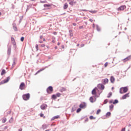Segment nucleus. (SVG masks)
I'll return each instance as SVG.
<instances>
[{
  "instance_id": "obj_1",
  "label": "nucleus",
  "mask_w": 131,
  "mask_h": 131,
  "mask_svg": "<svg viewBox=\"0 0 131 131\" xmlns=\"http://www.w3.org/2000/svg\"><path fill=\"white\" fill-rule=\"evenodd\" d=\"M127 91H128L127 87H122L120 89V93L125 94V93H127Z\"/></svg>"
},
{
  "instance_id": "obj_2",
  "label": "nucleus",
  "mask_w": 131,
  "mask_h": 131,
  "mask_svg": "<svg viewBox=\"0 0 131 131\" xmlns=\"http://www.w3.org/2000/svg\"><path fill=\"white\" fill-rule=\"evenodd\" d=\"M23 98L25 101H27L29 100V98H30V94H29V93L25 94L23 96Z\"/></svg>"
},
{
  "instance_id": "obj_3",
  "label": "nucleus",
  "mask_w": 131,
  "mask_h": 131,
  "mask_svg": "<svg viewBox=\"0 0 131 131\" xmlns=\"http://www.w3.org/2000/svg\"><path fill=\"white\" fill-rule=\"evenodd\" d=\"M54 90L53 89V87L52 86H50L47 89V92L48 94H52Z\"/></svg>"
},
{
  "instance_id": "obj_4",
  "label": "nucleus",
  "mask_w": 131,
  "mask_h": 131,
  "mask_svg": "<svg viewBox=\"0 0 131 131\" xmlns=\"http://www.w3.org/2000/svg\"><path fill=\"white\" fill-rule=\"evenodd\" d=\"M20 90H25V83L22 82L19 85Z\"/></svg>"
},
{
  "instance_id": "obj_5",
  "label": "nucleus",
  "mask_w": 131,
  "mask_h": 131,
  "mask_svg": "<svg viewBox=\"0 0 131 131\" xmlns=\"http://www.w3.org/2000/svg\"><path fill=\"white\" fill-rule=\"evenodd\" d=\"M127 98H129V93H128L124 95L122 97V100H125V99H127Z\"/></svg>"
},
{
  "instance_id": "obj_6",
  "label": "nucleus",
  "mask_w": 131,
  "mask_h": 131,
  "mask_svg": "<svg viewBox=\"0 0 131 131\" xmlns=\"http://www.w3.org/2000/svg\"><path fill=\"white\" fill-rule=\"evenodd\" d=\"M125 9H126V6L123 5L118 8V11H123Z\"/></svg>"
},
{
  "instance_id": "obj_7",
  "label": "nucleus",
  "mask_w": 131,
  "mask_h": 131,
  "mask_svg": "<svg viewBox=\"0 0 131 131\" xmlns=\"http://www.w3.org/2000/svg\"><path fill=\"white\" fill-rule=\"evenodd\" d=\"M47 107H48V105L45 103L42 104L40 106V108H41V110H46V109H47Z\"/></svg>"
},
{
  "instance_id": "obj_8",
  "label": "nucleus",
  "mask_w": 131,
  "mask_h": 131,
  "mask_svg": "<svg viewBox=\"0 0 131 131\" xmlns=\"http://www.w3.org/2000/svg\"><path fill=\"white\" fill-rule=\"evenodd\" d=\"M97 88H94L92 91V94L93 95V96H95L96 97V95H97Z\"/></svg>"
},
{
  "instance_id": "obj_9",
  "label": "nucleus",
  "mask_w": 131,
  "mask_h": 131,
  "mask_svg": "<svg viewBox=\"0 0 131 131\" xmlns=\"http://www.w3.org/2000/svg\"><path fill=\"white\" fill-rule=\"evenodd\" d=\"M131 57L130 56L127 57L125 59H123L122 61L123 62H127V61H129L130 60Z\"/></svg>"
},
{
  "instance_id": "obj_10",
  "label": "nucleus",
  "mask_w": 131,
  "mask_h": 131,
  "mask_svg": "<svg viewBox=\"0 0 131 131\" xmlns=\"http://www.w3.org/2000/svg\"><path fill=\"white\" fill-rule=\"evenodd\" d=\"M11 41L13 46L16 47V41H15V38L13 37H11Z\"/></svg>"
},
{
  "instance_id": "obj_11",
  "label": "nucleus",
  "mask_w": 131,
  "mask_h": 131,
  "mask_svg": "<svg viewBox=\"0 0 131 131\" xmlns=\"http://www.w3.org/2000/svg\"><path fill=\"white\" fill-rule=\"evenodd\" d=\"M98 88L100 90H104V89H105V86H104V85H103L102 84H99Z\"/></svg>"
},
{
  "instance_id": "obj_12",
  "label": "nucleus",
  "mask_w": 131,
  "mask_h": 131,
  "mask_svg": "<svg viewBox=\"0 0 131 131\" xmlns=\"http://www.w3.org/2000/svg\"><path fill=\"white\" fill-rule=\"evenodd\" d=\"M10 77H8L6 79H5L2 81L3 83H7L10 80Z\"/></svg>"
},
{
  "instance_id": "obj_13",
  "label": "nucleus",
  "mask_w": 131,
  "mask_h": 131,
  "mask_svg": "<svg viewBox=\"0 0 131 131\" xmlns=\"http://www.w3.org/2000/svg\"><path fill=\"white\" fill-rule=\"evenodd\" d=\"M102 81H103V84H106V83H108V82H109V80H108V79L107 78H105L102 80Z\"/></svg>"
},
{
  "instance_id": "obj_14",
  "label": "nucleus",
  "mask_w": 131,
  "mask_h": 131,
  "mask_svg": "<svg viewBox=\"0 0 131 131\" xmlns=\"http://www.w3.org/2000/svg\"><path fill=\"white\" fill-rule=\"evenodd\" d=\"M58 118H60V116L57 115L53 117L52 119L51 120H55V119H58Z\"/></svg>"
},
{
  "instance_id": "obj_15",
  "label": "nucleus",
  "mask_w": 131,
  "mask_h": 131,
  "mask_svg": "<svg viewBox=\"0 0 131 131\" xmlns=\"http://www.w3.org/2000/svg\"><path fill=\"white\" fill-rule=\"evenodd\" d=\"M86 106L85 103H82L80 104L79 107L80 108H85Z\"/></svg>"
},
{
  "instance_id": "obj_16",
  "label": "nucleus",
  "mask_w": 131,
  "mask_h": 131,
  "mask_svg": "<svg viewBox=\"0 0 131 131\" xmlns=\"http://www.w3.org/2000/svg\"><path fill=\"white\" fill-rule=\"evenodd\" d=\"M66 91H67V90L65 88H61L60 90V92H61V93H63V92H66Z\"/></svg>"
},
{
  "instance_id": "obj_17",
  "label": "nucleus",
  "mask_w": 131,
  "mask_h": 131,
  "mask_svg": "<svg viewBox=\"0 0 131 131\" xmlns=\"http://www.w3.org/2000/svg\"><path fill=\"white\" fill-rule=\"evenodd\" d=\"M115 81V78L113 77V76L111 77V82L113 83Z\"/></svg>"
},
{
  "instance_id": "obj_18",
  "label": "nucleus",
  "mask_w": 131,
  "mask_h": 131,
  "mask_svg": "<svg viewBox=\"0 0 131 131\" xmlns=\"http://www.w3.org/2000/svg\"><path fill=\"white\" fill-rule=\"evenodd\" d=\"M2 122L3 123H5V122H7V118H2Z\"/></svg>"
},
{
  "instance_id": "obj_19",
  "label": "nucleus",
  "mask_w": 131,
  "mask_h": 131,
  "mask_svg": "<svg viewBox=\"0 0 131 131\" xmlns=\"http://www.w3.org/2000/svg\"><path fill=\"white\" fill-rule=\"evenodd\" d=\"M68 4L65 3L63 6V9L65 10L66 9H68Z\"/></svg>"
},
{
  "instance_id": "obj_20",
  "label": "nucleus",
  "mask_w": 131,
  "mask_h": 131,
  "mask_svg": "<svg viewBox=\"0 0 131 131\" xmlns=\"http://www.w3.org/2000/svg\"><path fill=\"white\" fill-rule=\"evenodd\" d=\"M113 108H114V105L113 104L110 105V110H111V111L113 110Z\"/></svg>"
},
{
  "instance_id": "obj_21",
  "label": "nucleus",
  "mask_w": 131,
  "mask_h": 131,
  "mask_svg": "<svg viewBox=\"0 0 131 131\" xmlns=\"http://www.w3.org/2000/svg\"><path fill=\"white\" fill-rule=\"evenodd\" d=\"M70 32V36H71V37H72V36H73V33H72V30H70L69 31Z\"/></svg>"
},
{
  "instance_id": "obj_22",
  "label": "nucleus",
  "mask_w": 131,
  "mask_h": 131,
  "mask_svg": "<svg viewBox=\"0 0 131 131\" xmlns=\"http://www.w3.org/2000/svg\"><path fill=\"white\" fill-rule=\"evenodd\" d=\"M13 29L15 31H17V26H16V25H13Z\"/></svg>"
},
{
  "instance_id": "obj_23",
  "label": "nucleus",
  "mask_w": 131,
  "mask_h": 131,
  "mask_svg": "<svg viewBox=\"0 0 131 131\" xmlns=\"http://www.w3.org/2000/svg\"><path fill=\"white\" fill-rule=\"evenodd\" d=\"M43 7H45V8L46 7H52V4H45Z\"/></svg>"
},
{
  "instance_id": "obj_24",
  "label": "nucleus",
  "mask_w": 131,
  "mask_h": 131,
  "mask_svg": "<svg viewBox=\"0 0 131 131\" xmlns=\"http://www.w3.org/2000/svg\"><path fill=\"white\" fill-rule=\"evenodd\" d=\"M90 101L91 103H94V98H93V97H91L90 98Z\"/></svg>"
},
{
  "instance_id": "obj_25",
  "label": "nucleus",
  "mask_w": 131,
  "mask_h": 131,
  "mask_svg": "<svg viewBox=\"0 0 131 131\" xmlns=\"http://www.w3.org/2000/svg\"><path fill=\"white\" fill-rule=\"evenodd\" d=\"M4 74H6V70H3L1 73V75H4Z\"/></svg>"
},
{
  "instance_id": "obj_26",
  "label": "nucleus",
  "mask_w": 131,
  "mask_h": 131,
  "mask_svg": "<svg viewBox=\"0 0 131 131\" xmlns=\"http://www.w3.org/2000/svg\"><path fill=\"white\" fill-rule=\"evenodd\" d=\"M111 115V113L110 112H107L106 114V117H109Z\"/></svg>"
},
{
  "instance_id": "obj_27",
  "label": "nucleus",
  "mask_w": 131,
  "mask_h": 131,
  "mask_svg": "<svg viewBox=\"0 0 131 131\" xmlns=\"http://www.w3.org/2000/svg\"><path fill=\"white\" fill-rule=\"evenodd\" d=\"M52 99H57V96L56 95H53L52 96Z\"/></svg>"
},
{
  "instance_id": "obj_28",
  "label": "nucleus",
  "mask_w": 131,
  "mask_h": 131,
  "mask_svg": "<svg viewBox=\"0 0 131 131\" xmlns=\"http://www.w3.org/2000/svg\"><path fill=\"white\" fill-rule=\"evenodd\" d=\"M40 116L41 117H42L43 118H46V116H45V115H43V114H40Z\"/></svg>"
},
{
  "instance_id": "obj_29",
  "label": "nucleus",
  "mask_w": 131,
  "mask_h": 131,
  "mask_svg": "<svg viewBox=\"0 0 131 131\" xmlns=\"http://www.w3.org/2000/svg\"><path fill=\"white\" fill-rule=\"evenodd\" d=\"M101 113V110H98L97 112H96V114L97 115H98V114H100V113Z\"/></svg>"
},
{
  "instance_id": "obj_30",
  "label": "nucleus",
  "mask_w": 131,
  "mask_h": 131,
  "mask_svg": "<svg viewBox=\"0 0 131 131\" xmlns=\"http://www.w3.org/2000/svg\"><path fill=\"white\" fill-rule=\"evenodd\" d=\"M112 96V93L110 92L107 96V98H110Z\"/></svg>"
},
{
  "instance_id": "obj_31",
  "label": "nucleus",
  "mask_w": 131,
  "mask_h": 131,
  "mask_svg": "<svg viewBox=\"0 0 131 131\" xmlns=\"http://www.w3.org/2000/svg\"><path fill=\"white\" fill-rule=\"evenodd\" d=\"M90 119H96V117H94V116H91L90 117Z\"/></svg>"
},
{
  "instance_id": "obj_32",
  "label": "nucleus",
  "mask_w": 131,
  "mask_h": 131,
  "mask_svg": "<svg viewBox=\"0 0 131 131\" xmlns=\"http://www.w3.org/2000/svg\"><path fill=\"white\" fill-rule=\"evenodd\" d=\"M118 103V100H115L113 102V104H117Z\"/></svg>"
},
{
  "instance_id": "obj_33",
  "label": "nucleus",
  "mask_w": 131,
  "mask_h": 131,
  "mask_svg": "<svg viewBox=\"0 0 131 131\" xmlns=\"http://www.w3.org/2000/svg\"><path fill=\"white\" fill-rule=\"evenodd\" d=\"M8 54L10 55L11 54V48L8 49Z\"/></svg>"
},
{
  "instance_id": "obj_34",
  "label": "nucleus",
  "mask_w": 131,
  "mask_h": 131,
  "mask_svg": "<svg viewBox=\"0 0 131 131\" xmlns=\"http://www.w3.org/2000/svg\"><path fill=\"white\" fill-rule=\"evenodd\" d=\"M81 111V108H79L77 110V113H79V112H80Z\"/></svg>"
},
{
  "instance_id": "obj_35",
  "label": "nucleus",
  "mask_w": 131,
  "mask_h": 131,
  "mask_svg": "<svg viewBox=\"0 0 131 131\" xmlns=\"http://www.w3.org/2000/svg\"><path fill=\"white\" fill-rule=\"evenodd\" d=\"M60 96H61V93H57L56 94V97H60Z\"/></svg>"
},
{
  "instance_id": "obj_36",
  "label": "nucleus",
  "mask_w": 131,
  "mask_h": 131,
  "mask_svg": "<svg viewBox=\"0 0 131 131\" xmlns=\"http://www.w3.org/2000/svg\"><path fill=\"white\" fill-rule=\"evenodd\" d=\"M107 103H108V100H107V99H105V100L104 101L103 104H107Z\"/></svg>"
},
{
  "instance_id": "obj_37",
  "label": "nucleus",
  "mask_w": 131,
  "mask_h": 131,
  "mask_svg": "<svg viewBox=\"0 0 131 131\" xmlns=\"http://www.w3.org/2000/svg\"><path fill=\"white\" fill-rule=\"evenodd\" d=\"M35 48L36 49V51H38V45H36Z\"/></svg>"
},
{
  "instance_id": "obj_38",
  "label": "nucleus",
  "mask_w": 131,
  "mask_h": 131,
  "mask_svg": "<svg viewBox=\"0 0 131 131\" xmlns=\"http://www.w3.org/2000/svg\"><path fill=\"white\" fill-rule=\"evenodd\" d=\"M74 4V2H71L69 3V4L71 5V6H73Z\"/></svg>"
},
{
  "instance_id": "obj_39",
  "label": "nucleus",
  "mask_w": 131,
  "mask_h": 131,
  "mask_svg": "<svg viewBox=\"0 0 131 131\" xmlns=\"http://www.w3.org/2000/svg\"><path fill=\"white\" fill-rule=\"evenodd\" d=\"M97 11H96V10L90 11V12H91V13H97Z\"/></svg>"
},
{
  "instance_id": "obj_40",
  "label": "nucleus",
  "mask_w": 131,
  "mask_h": 131,
  "mask_svg": "<svg viewBox=\"0 0 131 131\" xmlns=\"http://www.w3.org/2000/svg\"><path fill=\"white\" fill-rule=\"evenodd\" d=\"M107 66H108V62H106L104 64V67H105V68L107 67Z\"/></svg>"
},
{
  "instance_id": "obj_41",
  "label": "nucleus",
  "mask_w": 131,
  "mask_h": 131,
  "mask_svg": "<svg viewBox=\"0 0 131 131\" xmlns=\"http://www.w3.org/2000/svg\"><path fill=\"white\" fill-rule=\"evenodd\" d=\"M40 3L41 4H46V3H47V1H40Z\"/></svg>"
},
{
  "instance_id": "obj_42",
  "label": "nucleus",
  "mask_w": 131,
  "mask_h": 131,
  "mask_svg": "<svg viewBox=\"0 0 131 131\" xmlns=\"http://www.w3.org/2000/svg\"><path fill=\"white\" fill-rule=\"evenodd\" d=\"M21 41H24V37H21L20 38Z\"/></svg>"
},
{
  "instance_id": "obj_43",
  "label": "nucleus",
  "mask_w": 131,
  "mask_h": 131,
  "mask_svg": "<svg viewBox=\"0 0 131 131\" xmlns=\"http://www.w3.org/2000/svg\"><path fill=\"white\" fill-rule=\"evenodd\" d=\"M79 29H83V26H81L79 27Z\"/></svg>"
},
{
  "instance_id": "obj_44",
  "label": "nucleus",
  "mask_w": 131,
  "mask_h": 131,
  "mask_svg": "<svg viewBox=\"0 0 131 131\" xmlns=\"http://www.w3.org/2000/svg\"><path fill=\"white\" fill-rule=\"evenodd\" d=\"M41 48H45V47H46V45L44 44H42L41 45Z\"/></svg>"
},
{
  "instance_id": "obj_45",
  "label": "nucleus",
  "mask_w": 131,
  "mask_h": 131,
  "mask_svg": "<svg viewBox=\"0 0 131 131\" xmlns=\"http://www.w3.org/2000/svg\"><path fill=\"white\" fill-rule=\"evenodd\" d=\"M40 71H42V70H40L37 71V72L36 73V74H37V73H39V72H40Z\"/></svg>"
},
{
  "instance_id": "obj_46",
  "label": "nucleus",
  "mask_w": 131,
  "mask_h": 131,
  "mask_svg": "<svg viewBox=\"0 0 131 131\" xmlns=\"http://www.w3.org/2000/svg\"><path fill=\"white\" fill-rule=\"evenodd\" d=\"M97 29L98 31H100L101 30V29L99 27H97Z\"/></svg>"
},
{
  "instance_id": "obj_47",
  "label": "nucleus",
  "mask_w": 131,
  "mask_h": 131,
  "mask_svg": "<svg viewBox=\"0 0 131 131\" xmlns=\"http://www.w3.org/2000/svg\"><path fill=\"white\" fill-rule=\"evenodd\" d=\"M89 21H90V22L93 23V19L91 18V19H89Z\"/></svg>"
},
{
  "instance_id": "obj_48",
  "label": "nucleus",
  "mask_w": 131,
  "mask_h": 131,
  "mask_svg": "<svg viewBox=\"0 0 131 131\" xmlns=\"http://www.w3.org/2000/svg\"><path fill=\"white\" fill-rule=\"evenodd\" d=\"M121 131H125V128H122Z\"/></svg>"
},
{
  "instance_id": "obj_49",
  "label": "nucleus",
  "mask_w": 131,
  "mask_h": 131,
  "mask_svg": "<svg viewBox=\"0 0 131 131\" xmlns=\"http://www.w3.org/2000/svg\"><path fill=\"white\" fill-rule=\"evenodd\" d=\"M53 34H54V35H56L57 34V32H54Z\"/></svg>"
},
{
  "instance_id": "obj_50",
  "label": "nucleus",
  "mask_w": 131,
  "mask_h": 131,
  "mask_svg": "<svg viewBox=\"0 0 131 131\" xmlns=\"http://www.w3.org/2000/svg\"><path fill=\"white\" fill-rule=\"evenodd\" d=\"M73 25L74 26H76V23H73Z\"/></svg>"
},
{
  "instance_id": "obj_51",
  "label": "nucleus",
  "mask_w": 131,
  "mask_h": 131,
  "mask_svg": "<svg viewBox=\"0 0 131 131\" xmlns=\"http://www.w3.org/2000/svg\"><path fill=\"white\" fill-rule=\"evenodd\" d=\"M43 37L42 36H40V39H42V38H43Z\"/></svg>"
},
{
  "instance_id": "obj_52",
  "label": "nucleus",
  "mask_w": 131,
  "mask_h": 131,
  "mask_svg": "<svg viewBox=\"0 0 131 131\" xmlns=\"http://www.w3.org/2000/svg\"><path fill=\"white\" fill-rule=\"evenodd\" d=\"M18 131H22V128H20L18 129Z\"/></svg>"
},
{
  "instance_id": "obj_53",
  "label": "nucleus",
  "mask_w": 131,
  "mask_h": 131,
  "mask_svg": "<svg viewBox=\"0 0 131 131\" xmlns=\"http://www.w3.org/2000/svg\"><path fill=\"white\" fill-rule=\"evenodd\" d=\"M39 42L40 43H42V41H39Z\"/></svg>"
},
{
  "instance_id": "obj_54",
  "label": "nucleus",
  "mask_w": 131,
  "mask_h": 131,
  "mask_svg": "<svg viewBox=\"0 0 131 131\" xmlns=\"http://www.w3.org/2000/svg\"><path fill=\"white\" fill-rule=\"evenodd\" d=\"M43 41H46V39L45 38H43Z\"/></svg>"
},
{
  "instance_id": "obj_55",
  "label": "nucleus",
  "mask_w": 131,
  "mask_h": 131,
  "mask_svg": "<svg viewBox=\"0 0 131 131\" xmlns=\"http://www.w3.org/2000/svg\"><path fill=\"white\" fill-rule=\"evenodd\" d=\"M8 114H11V111L8 112Z\"/></svg>"
},
{
  "instance_id": "obj_56",
  "label": "nucleus",
  "mask_w": 131,
  "mask_h": 131,
  "mask_svg": "<svg viewBox=\"0 0 131 131\" xmlns=\"http://www.w3.org/2000/svg\"><path fill=\"white\" fill-rule=\"evenodd\" d=\"M55 49L56 50H57V49H58V47H55Z\"/></svg>"
},
{
  "instance_id": "obj_57",
  "label": "nucleus",
  "mask_w": 131,
  "mask_h": 131,
  "mask_svg": "<svg viewBox=\"0 0 131 131\" xmlns=\"http://www.w3.org/2000/svg\"><path fill=\"white\" fill-rule=\"evenodd\" d=\"M47 48H48V49H49V48H50V46H47Z\"/></svg>"
},
{
  "instance_id": "obj_58",
  "label": "nucleus",
  "mask_w": 131,
  "mask_h": 131,
  "mask_svg": "<svg viewBox=\"0 0 131 131\" xmlns=\"http://www.w3.org/2000/svg\"><path fill=\"white\" fill-rule=\"evenodd\" d=\"M89 120V119H86V120H85V121H88Z\"/></svg>"
},
{
  "instance_id": "obj_59",
  "label": "nucleus",
  "mask_w": 131,
  "mask_h": 131,
  "mask_svg": "<svg viewBox=\"0 0 131 131\" xmlns=\"http://www.w3.org/2000/svg\"><path fill=\"white\" fill-rule=\"evenodd\" d=\"M59 45H60V42H58V43H57V45L59 46Z\"/></svg>"
},
{
  "instance_id": "obj_60",
  "label": "nucleus",
  "mask_w": 131,
  "mask_h": 131,
  "mask_svg": "<svg viewBox=\"0 0 131 131\" xmlns=\"http://www.w3.org/2000/svg\"><path fill=\"white\" fill-rule=\"evenodd\" d=\"M110 104L112 103V101H110Z\"/></svg>"
},
{
  "instance_id": "obj_61",
  "label": "nucleus",
  "mask_w": 131,
  "mask_h": 131,
  "mask_svg": "<svg viewBox=\"0 0 131 131\" xmlns=\"http://www.w3.org/2000/svg\"><path fill=\"white\" fill-rule=\"evenodd\" d=\"M5 129H7V126H5Z\"/></svg>"
},
{
  "instance_id": "obj_62",
  "label": "nucleus",
  "mask_w": 131,
  "mask_h": 131,
  "mask_svg": "<svg viewBox=\"0 0 131 131\" xmlns=\"http://www.w3.org/2000/svg\"><path fill=\"white\" fill-rule=\"evenodd\" d=\"M0 16H2V12H0Z\"/></svg>"
},
{
  "instance_id": "obj_63",
  "label": "nucleus",
  "mask_w": 131,
  "mask_h": 131,
  "mask_svg": "<svg viewBox=\"0 0 131 131\" xmlns=\"http://www.w3.org/2000/svg\"><path fill=\"white\" fill-rule=\"evenodd\" d=\"M34 1H36V0H31V2H34Z\"/></svg>"
},
{
  "instance_id": "obj_64",
  "label": "nucleus",
  "mask_w": 131,
  "mask_h": 131,
  "mask_svg": "<svg viewBox=\"0 0 131 131\" xmlns=\"http://www.w3.org/2000/svg\"><path fill=\"white\" fill-rule=\"evenodd\" d=\"M52 42H55V41H54V40H52Z\"/></svg>"
}]
</instances>
